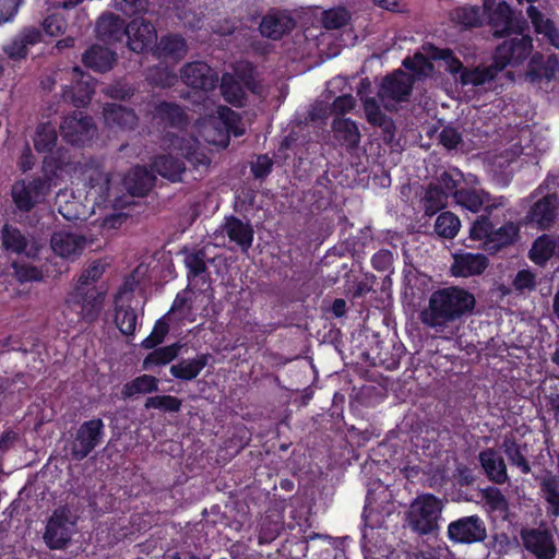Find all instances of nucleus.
I'll list each match as a JSON object with an SVG mask.
<instances>
[{
	"label": "nucleus",
	"mask_w": 559,
	"mask_h": 559,
	"mask_svg": "<svg viewBox=\"0 0 559 559\" xmlns=\"http://www.w3.org/2000/svg\"><path fill=\"white\" fill-rule=\"evenodd\" d=\"M484 9L488 13L489 22L496 28V34H514V37L504 40L497 48L492 66L473 70L463 69L462 63L451 50L426 45L423 47V52L405 59L404 67L417 76H428L432 72L431 61H439L462 86L476 87L490 83L504 68L519 66L532 50L531 37L523 34V26L513 19L507 2L500 1L496 4V0H484Z\"/></svg>",
	"instance_id": "1"
},
{
	"label": "nucleus",
	"mask_w": 559,
	"mask_h": 559,
	"mask_svg": "<svg viewBox=\"0 0 559 559\" xmlns=\"http://www.w3.org/2000/svg\"><path fill=\"white\" fill-rule=\"evenodd\" d=\"M474 307L473 294L460 287H447L431 294L428 308L421 312V320L442 333L449 322L472 312Z\"/></svg>",
	"instance_id": "2"
},
{
	"label": "nucleus",
	"mask_w": 559,
	"mask_h": 559,
	"mask_svg": "<svg viewBox=\"0 0 559 559\" xmlns=\"http://www.w3.org/2000/svg\"><path fill=\"white\" fill-rule=\"evenodd\" d=\"M83 176L84 180H88L85 200L91 204V211L87 210V205L82 204L75 198L69 201L67 190H60L57 194L58 211L68 221L86 219L95 213V206H100L106 201L109 191L108 176L94 167L86 168Z\"/></svg>",
	"instance_id": "3"
},
{
	"label": "nucleus",
	"mask_w": 559,
	"mask_h": 559,
	"mask_svg": "<svg viewBox=\"0 0 559 559\" xmlns=\"http://www.w3.org/2000/svg\"><path fill=\"white\" fill-rule=\"evenodd\" d=\"M69 165H55L49 158L44 160V180H20L12 187V199L22 211H29L43 202L50 188L58 186L66 176H69Z\"/></svg>",
	"instance_id": "4"
},
{
	"label": "nucleus",
	"mask_w": 559,
	"mask_h": 559,
	"mask_svg": "<svg viewBox=\"0 0 559 559\" xmlns=\"http://www.w3.org/2000/svg\"><path fill=\"white\" fill-rule=\"evenodd\" d=\"M169 150L167 155L157 157L153 163V170L169 180H180L185 171L183 163L173 154L181 155L195 165L209 164L206 156L198 152L194 139L186 140L183 135L174 134L169 139Z\"/></svg>",
	"instance_id": "5"
},
{
	"label": "nucleus",
	"mask_w": 559,
	"mask_h": 559,
	"mask_svg": "<svg viewBox=\"0 0 559 559\" xmlns=\"http://www.w3.org/2000/svg\"><path fill=\"white\" fill-rule=\"evenodd\" d=\"M197 130L205 142L222 147L227 146L230 134L239 136L243 133L238 116L224 106H217L211 115L199 120Z\"/></svg>",
	"instance_id": "6"
},
{
	"label": "nucleus",
	"mask_w": 559,
	"mask_h": 559,
	"mask_svg": "<svg viewBox=\"0 0 559 559\" xmlns=\"http://www.w3.org/2000/svg\"><path fill=\"white\" fill-rule=\"evenodd\" d=\"M369 489L366 500L365 510L362 513L365 530L362 537L366 543L369 539V531L372 532L376 527H380L384 519L394 511V504L391 500L392 495L388 487L381 481H377Z\"/></svg>",
	"instance_id": "7"
},
{
	"label": "nucleus",
	"mask_w": 559,
	"mask_h": 559,
	"mask_svg": "<svg viewBox=\"0 0 559 559\" xmlns=\"http://www.w3.org/2000/svg\"><path fill=\"white\" fill-rule=\"evenodd\" d=\"M556 177H548L539 186L536 193L543 194L542 199L535 202L527 213L526 219L535 224L540 229L549 228L557 214Z\"/></svg>",
	"instance_id": "8"
},
{
	"label": "nucleus",
	"mask_w": 559,
	"mask_h": 559,
	"mask_svg": "<svg viewBox=\"0 0 559 559\" xmlns=\"http://www.w3.org/2000/svg\"><path fill=\"white\" fill-rule=\"evenodd\" d=\"M442 503L432 495L418 497L411 506L408 522L419 534L432 532L438 526Z\"/></svg>",
	"instance_id": "9"
},
{
	"label": "nucleus",
	"mask_w": 559,
	"mask_h": 559,
	"mask_svg": "<svg viewBox=\"0 0 559 559\" xmlns=\"http://www.w3.org/2000/svg\"><path fill=\"white\" fill-rule=\"evenodd\" d=\"M464 174L456 169H449L440 176L438 183L431 185L426 191L424 198L425 211L428 215H433L447 205L448 198L454 197V189L462 185Z\"/></svg>",
	"instance_id": "10"
},
{
	"label": "nucleus",
	"mask_w": 559,
	"mask_h": 559,
	"mask_svg": "<svg viewBox=\"0 0 559 559\" xmlns=\"http://www.w3.org/2000/svg\"><path fill=\"white\" fill-rule=\"evenodd\" d=\"M454 199L460 206L473 213L502 205L501 202L492 201L489 194L478 187V179L472 174L464 175L462 185L454 189Z\"/></svg>",
	"instance_id": "11"
},
{
	"label": "nucleus",
	"mask_w": 559,
	"mask_h": 559,
	"mask_svg": "<svg viewBox=\"0 0 559 559\" xmlns=\"http://www.w3.org/2000/svg\"><path fill=\"white\" fill-rule=\"evenodd\" d=\"M75 519L67 508L57 509L49 519L44 539L51 549H62L74 533Z\"/></svg>",
	"instance_id": "12"
},
{
	"label": "nucleus",
	"mask_w": 559,
	"mask_h": 559,
	"mask_svg": "<svg viewBox=\"0 0 559 559\" xmlns=\"http://www.w3.org/2000/svg\"><path fill=\"white\" fill-rule=\"evenodd\" d=\"M104 424L100 419L84 423L78 430L71 444V453L75 459H84L99 443Z\"/></svg>",
	"instance_id": "13"
},
{
	"label": "nucleus",
	"mask_w": 559,
	"mask_h": 559,
	"mask_svg": "<svg viewBox=\"0 0 559 559\" xmlns=\"http://www.w3.org/2000/svg\"><path fill=\"white\" fill-rule=\"evenodd\" d=\"M450 539L456 543H476L486 538V526L476 515L465 516L452 522L448 527Z\"/></svg>",
	"instance_id": "14"
},
{
	"label": "nucleus",
	"mask_w": 559,
	"mask_h": 559,
	"mask_svg": "<svg viewBox=\"0 0 559 559\" xmlns=\"http://www.w3.org/2000/svg\"><path fill=\"white\" fill-rule=\"evenodd\" d=\"M412 76L401 70L388 76L379 92V96L386 109H393L394 103L404 99L411 92Z\"/></svg>",
	"instance_id": "15"
},
{
	"label": "nucleus",
	"mask_w": 559,
	"mask_h": 559,
	"mask_svg": "<svg viewBox=\"0 0 559 559\" xmlns=\"http://www.w3.org/2000/svg\"><path fill=\"white\" fill-rule=\"evenodd\" d=\"M133 295L128 289H121L115 298V322L124 335L134 333L138 324V314L133 307Z\"/></svg>",
	"instance_id": "16"
},
{
	"label": "nucleus",
	"mask_w": 559,
	"mask_h": 559,
	"mask_svg": "<svg viewBox=\"0 0 559 559\" xmlns=\"http://www.w3.org/2000/svg\"><path fill=\"white\" fill-rule=\"evenodd\" d=\"M525 548L537 559H552L557 548L551 534L546 530L525 528L521 531Z\"/></svg>",
	"instance_id": "17"
},
{
	"label": "nucleus",
	"mask_w": 559,
	"mask_h": 559,
	"mask_svg": "<svg viewBox=\"0 0 559 559\" xmlns=\"http://www.w3.org/2000/svg\"><path fill=\"white\" fill-rule=\"evenodd\" d=\"M60 131L67 142L85 144L94 134V126L82 112H74L63 119Z\"/></svg>",
	"instance_id": "18"
},
{
	"label": "nucleus",
	"mask_w": 559,
	"mask_h": 559,
	"mask_svg": "<svg viewBox=\"0 0 559 559\" xmlns=\"http://www.w3.org/2000/svg\"><path fill=\"white\" fill-rule=\"evenodd\" d=\"M104 302V293L97 288H85L81 297L76 298V302H69V298L67 299V304L69 307L73 308L83 320L92 322L94 321L103 307Z\"/></svg>",
	"instance_id": "19"
},
{
	"label": "nucleus",
	"mask_w": 559,
	"mask_h": 559,
	"mask_svg": "<svg viewBox=\"0 0 559 559\" xmlns=\"http://www.w3.org/2000/svg\"><path fill=\"white\" fill-rule=\"evenodd\" d=\"M531 142L532 131L528 128L521 129L519 142L511 144L510 147L504 148L500 153L492 155V170L496 173L502 171L507 167V165L514 160L515 156H518L520 152L527 156L532 155L533 148H531Z\"/></svg>",
	"instance_id": "20"
},
{
	"label": "nucleus",
	"mask_w": 559,
	"mask_h": 559,
	"mask_svg": "<svg viewBox=\"0 0 559 559\" xmlns=\"http://www.w3.org/2000/svg\"><path fill=\"white\" fill-rule=\"evenodd\" d=\"M128 36V45L135 52H143L156 39V34L152 24L146 23L143 19L133 20L126 27Z\"/></svg>",
	"instance_id": "21"
},
{
	"label": "nucleus",
	"mask_w": 559,
	"mask_h": 559,
	"mask_svg": "<svg viewBox=\"0 0 559 559\" xmlns=\"http://www.w3.org/2000/svg\"><path fill=\"white\" fill-rule=\"evenodd\" d=\"M181 76L187 85L204 91L213 88L218 80L217 74L204 62L187 64Z\"/></svg>",
	"instance_id": "22"
},
{
	"label": "nucleus",
	"mask_w": 559,
	"mask_h": 559,
	"mask_svg": "<svg viewBox=\"0 0 559 559\" xmlns=\"http://www.w3.org/2000/svg\"><path fill=\"white\" fill-rule=\"evenodd\" d=\"M85 246V240L68 231L55 233L51 237V249L63 259H74L81 254Z\"/></svg>",
	"instance_id": "23"
},
{
	"label": "nucleus",
	"mask_w": 559,
	"mask_h": 559,
	"mask_svg": "<svg viewBox=\"0 0 559 559\" xmlns=\"http://www.w3.org/2000/svg\"><path fill=\"white\" fill-rule=\"evenodd\" d=\"M40 37L41 35L37 29L27 28L5 44L3 51L9 59L21 61L27 57L29 48L39 43Z\"/></svg>",
	"instance_id": "24"
},
{
	"label": "nucleus",
	"mask_w": 559,
	"mask_h": 559,
	"mask_svg": "<svg viewBox=\"0 0 559 559\" xmlns=\"http://www.w3.org/2000/svg\"><path fill=\"white\" fill-rule=\"evenodd\" d=\"M487 267V259L483 254L456 253L451 272L457 277H468L483 273Z\"/></svg>",
	"instance_id": "25"
},
{
	"label": "nucleus",
	"mask_w": 559,
	"mask_h": 559,
	"mask_svg": "<svg viewBox=\"0 0 559 559\" xmlns=\"http://www.w3.org/2000/svg\"><path fill=\"white\" fill-rule=\"evenodd\" d=\"M294 27L293 19L282 12H272L265 15L260 24L263 36L277 39Z\"/></svg>",
	"instance_id": "26"
},
{
	"label": "nucleus",
	"mask_w": 559,
	"mask_h": 559,
	"mask_svg": "<svg viewBox=\"0 0 559 559\" xmlns=\"http://www.w3.org/2000/svg\"><path fill=\"white\" fill-rule=\"evenodd\" d=\"M552 257L559 258V236L543 235L538 237L531 248V260L543 265Z\"/></svg>",
	"instance_id": "27"
},
{
	"label": "nucleus",
	"mask_w": 559,
	"mask_h": 559,
	"mask_svg": "<svg viewBox=\"0 0 559 559\" xmlns=\"http://www.w3.org/2000/svg\"><path fill=\"white\" fill-rule=\"evenodd\" d=\"M479 460L487 476L497 484H503L508 479L507 467L503 459L495 450L488 449L479 454Z\"/></svg>",
	"instance_id": "28"
},
{
	"label": "nucleus",
	"mask_w": 559,
	"mask_h": 559,
	"mask_svg": "<svg viewBox=\"0 0 559 559\" xmlns=\"http://www.w3.org/2000/svg\"><path fill=\"white\" fill-rule=\"evenodd\" d=\"M72 78L76 80V84L75 86L64 90V97L70 98L76 106L85 105L90 100L93 92L92 79L78 68L73 69Z\"/></svg>",
	"instance_id": "29"
},
{
	"label": "nucleus",
	"mask_w": 559,
	"mask_h": 559,
	"mask_svg": "<svg viewBox=\"0 0 559 559\" xmlns=\"http://www.w3.org/2000/svg\"><path fill=\"white\" fill-rule=\"evenodd\" d=\"M154 174L145 167H134L124 178L127 190L133 195H143L152 187Z\"/></svg>",
	"instance_id": "30"
},
{
	"label": "nucleus",
	"mask_w": 559,
	"mask_h": 559,
	"mask_svg": "<svg viewBox=\"0 0 559 559\" xmlns=\"http://www.w3.org/2000/svg\"><path fill=\"white\" fill-rule=\"evenodd\" d=\"M2 243L7 250L16 253L25 252L27 257H34L38 252V247L35 245L27 246L26 239L19 229L5 225L2 230Z\"/></svg>",
	"instance_id": "31"
},
{
	"label": "nucleus",
	"mask_w": 559,
	"mask_h": 559,
	"mask_svg": "<svg viewBox=\"0 0 559 559\" xmlns=\"http://www.w3.org/2000/svg\"><path fill=\"white\" fill-rule=\"evenodd\" d=\"M249 82L243 78H235L227 73L222 78V94L228 103L241 106Z\"/></svg>",
	"instance_id": "32"
},
{
	"label": "nucleus",
	"mask_w": 559,
	"mask_h": 559,
	"mask_svg": "<svg viewBox=\"0 0 559 559\" xmlns=\"http://www.w3.org/2000/svg\"><path fill=\"white\" fill-rule=\"evenodd\" d=\"M97 34L103 40H119L126 34L124 22L112 13L100 16L97 26Z\"/></svg>",
	"instance_id": "33"
},
{
	"label": "nucleus",
	"mask_w": 559,
	"mask_h": 559,
	"mask_svg": "<svg viewBox=\"0 0 559 559\" xmlns=\"http://www.w3.org/2000/svg\"><path fill=\"white\" fill-rule=\"evenodd\" d=\"M332 130L334 138L348 147H354L359 143L360 133L354 121L347 118H336L333 121Z\"/></svg>",
	"instance_id": "34"
},
{
	"label": "nucleus",
	"mask_w": 559,
	"mask_h": 559,
	"mask_svg": "<svg viewBox=\"0 0 559 559\" xmlns=\"http://www.w3.org/2000/svg\"><path fill=\"white\" fill-rule=\"evenodd\" d=\"M207 364V355H199L192 359H185L170 367V372L175 378L181 380H192L199 376Z\"/></svg>",
	"instance_id": "35"
},
{
	"label": "nucleus",
	"mask_w": 559,
	"mask_h": 559,
	"mask_svg": "<svg viewBox=\"0 0 559 559\" xmlns=\"http://www.w3.org/2000/svg\"><path fill=\"white\" fill-rule=\"evenodd\" d=\"M114 61V53L100 46H93L83 56V62L86 67L100 72L109 70Z\"/></svg>",
	"instance_id": "36"
},
{
	"label": "nucleus",
	"mask_w": 559,
	"mask_h": 559,
	"mask_svg": "<svg viewBox=\"0 0 559 559\" xmlns=\"http://www.w3.org/2000/svg\"><path fill=\"white\" fill-rule=\"evenodd\" d=\"M225 231L230 240L238 243L242 249H248L253 239V231L248 224L231 217L225 223Z\"/></svg>",
	"instance_id": "37"
},
{
	"label": "nucleus",
	"mask_w": 559,
	"mask_h": 559,
	"mask_svg": "<svg viewBox=\"0 0 559 559\" xmlns=\"http://www.w3.org/2000/svg\"><path fill=\"white\" fill-rule=\"evenodd\" d=\"M527 14L535 27L537 34H543L549 43L559 48V35L549 19H545L544 14L539 12L534 5H530Z\"/></svg>",
	"instance_id": "38"
},
{
	"label": "nucleus",
	"mask_w": 559,
	"mask_h": 559,
	"mask_svg": "<svg viewBox=\"0 0 559 559\" xmlns=\"http://www.w3.org/2000/svg\"><path fill=\"white\" fill-rule=\"evenodd\" d=\"M520 224L507 223L497 230H493L492 237L486 241L485 250L497 251L501 247L513 242L519 235Z\"/></svg>",
	"instance_id": "39"
},
{
	"label": "nucleus",
	"mask_w": 559,
	"mask_h": 559,
	"mask_svg": "<svg viewBox=\"0 0 559 559\" xmlns=\"http://www.w3.org/2000/svg\"><path fill=\"white\" fill-rule=\"evenodd\" d=\"M103 274V266L99 263H92L84 270L79 277L74 290L69 295V302H76V298L81 297L85 288L94 287L92 284L96 282Z\"/></svg>",
	"instance_id": "40"
},
{
	"label": "nucleus",
	"mask_w": 559,
	"mask_h": 559,
	"mask_svg": "<svg viewBox=\"0 0 559 559\" xmlns=\"http://www.w3.org/2000/svg\"><path fill=\"white\" fill-rule=\"evenodd\" d=\"M104 117L105 122L110 127L115 124L121 128L132 127L136 120L135 115L132 111L116 104L105 107Z\"/></svg>",
	"instance_id": "41"
},
{
	"label": "nucleus",
	"mask_w": 559,
	"mask_h": 559,
	"mask_svg": "<svg viewBox=\"0 0 559 559\" xmlns=\"http://www.w3.org/2000/svg\"><path fill=\"white\" fill-rule=\"evenodd\" d=\"M157 379L150 374H142L124 384L122 395L132 397L138 394H146L157 390Z\"/></svg>",
	"instance_id": "42"
},
{
	"label": "nucleus",
	"mask_w": 559,
	"mask_h": 559,
	"mask_svg": "<svg viewBox=\"0 0 559 559\" xmlns=\"http://www.w3.org/2000/svg\"><path fill=\"white\" fill-rule=\"evenodd\" d=\"M461 228L460 218L451 213L443 212L441 213L435 223V231L438 236L442 238L452 239L454 238Z\"/></svg>",
	"instance_id": "43"
},
{
	"label": "nucleus",
	"mask_w": 559,
	"mask_h": 559,
	"mask_svg": "<svg viewBox=\"0 0 559 559\" xmlns=\"http://www.w3.org/2000/svg\"><path fill=\"white\" fill-rule=\"evenodd\" d=\"M180 346L173 344L152 352L143 361V369L150 370L156 366H164L170 362L179 354Z\"/></svg>",
	"instance_id": "44"
},
{
	"label": "nucleus",
	"mask_w": 559,
	"mask_h": 559,
	"mask_svg": "<svg viewBox=\"0 0 559 559\" xmlns=\"http://www.w3.org/2000/svg\"><path fill=\"white\" fill-rule=\"evenodd\" d=\"M451 21L462 27L480 25L483 15L476 7H460L451 12Z\"/></svg>",
	"instance_id": "45"
},
{
	"label": "nucleus",
	"mask_w": 559,
	"mask_h": 559,
	"mask_svg": "<svg viewBox=\"0 0 559 559\" xmlns=\"http://www.w3.org/2000/svg\"><path fill=\"white\" fill-rule=\"evenodd\" d=\"M57 141V133L55 127L49 122L40 123L37 127L34 145L38 152H48L52 148Z\"/></svg>",
	"instance_id": "46"
},
{
	"label": "nucleus",
	"mask_w": 559,
	"mask_h": 559,
	"mask_svg": "<svg viewBox=\"0 0 559 559\" xmlns=\"http://www.w3.org/2000/svg\"><path fill=\"white\" fill-rule=\"evenodd\" d=\"M484 501L486 508L490 512L497 513L500 518L506 519L508 515V501L501 491L497 488H489L484 492Z\"/></svg>",
	"instance_id": "47"
},
{
	"label": "nucleus",
	"mask_w": 559,
	"mask_h": 559,
	"mask_svg": "<svg viewBox=\"0 0 559 559\" xmlns=\"http://www.w3.org/2000/svg\"><path fill=\"white\" fill-rule=\"evenodd\" d=\"M542 61V56L536 53L533 56L531 62H530V70L526 73V76L531 82H536L538 79L545 76L547 80H550L555 76L556 72L559 69L558 60L557 59H549L547 62V66L544 67L542 70H536V64H538Z\"/></svg>",
	"instance_id": "48"
},
{
	"label": "nucleus",
	"mask_w": 559,
	"mask_h": 559,
	"mask_svg": "<svg viewBox=\"0 0 559 559\" xmlns=\"http://www.w3.org/2000/svg\"><path fill=\"white\" fill-rule=\"evenodd\" d=\"M503 451L510 463L520 468L523 474L531 472V466L525 459L523 451L519 444L512 439H506L503 442Z\"/></svg>",
	"instance_id": "49"
},
{
	"label": "nucleus",
	"mask_w": 559,
	"mask_h": 559,
	"mask_svg": "<svg viewBox=\"0 0 559 559\" xmlns=\"http://www.w3.org/2000/svg\"><path fill=\"white\" fill-rule=\"evenodd\" d=\"M493 230L491 223L487 217H479L472 226L469 230L471 239L478 240L481 242V247L485 250L486 241L492 237Z\"/></svg>",
	"instance_id": "50"
},
{
	"label": "nucleus",
	"mask_w": 559,
	"mask_h": 559,
	"mask_svg": "<svg viewBox=\"0 0 559 559\" xmlns=\"http://www.w3.org/2000/svg\"><path fill=\"white\" fill-rule=\"evenodd\" d=\"M159 46L165 56H170L173 58H180L186 52V43L178 36L162 38Z\"/></svg>",
	"instance_id": "51"
},
{
	"label": "nucleus",
	"mask_w": 559,
	"mask_h": 559,
	"mask_svg": "<svg viewBox=\"0 0 559 559\" xmlns=\"http://www.w3.org/2000/svg\"><path fill=\"white\" fill-rule=\"evenodd\" d=\"M365 111L367 119L370 123L379 127H383L384 129H390L391 121L386 119V117L381 112L380 107L377 103L371 99L364 100Z\"/></svg>",
	"instance_id": "52"
},
{
	"label": "nucleus",
	"mask_w": 559,
	"mask_h": 559,
	"mask_svg": "<svg viewBox=\"0 0 559 559\" xmlns=\"http://www.w3.org/2000/svg\"><path fill=\"white\" fill-rule=\"evenodd\" d=\"M146 408H159L167 412H177L181 406L180 400L170 395L153 396L146 401Z\"/></svg>",
	"instance_id": "53"
},
{
	"label": "nucleus",
	"mask_w": 559,
	"mask_h": 559,
	"mask_svg": "<svg viewBox=\"0 0 559 559\" xmlns=\"http://www.w3.org/2000/svg\"><path fill=\"white\" fill-rule=\"evenodd\" d=\"M185 263L189 270V276H198L205 271V254L201 250L187 252Z\"/></svg>",
	"instance_id": "54"
},
{
	"label": "nucleus",
	"mask_w": 559,
	"mask_h": 559,
	"mask_svg": "<svg viewBox=\"0 0 559 559\" xmlns=\"http://www.w3.org/2000/svg\"><path fill=\"white\" fill-rule=\"evenodd\" d=\"M349 13L344 8H335L326 11L323 16V23L326 28H338L347 23Z\"/></svg>",
	"instance_id": "55"
},
{
	"label": "nucleus",
	"mask_w": 559,
	"mask_h": 559,
	"mask_svg": "<svg viewBox=\"0 0 559 559\" xmlns=\"http://www.w3.org/2000/svg\"><path fill=\"white\" fill-rule=\"evenodd\" d=\"M440 142L448 150H464L461 134L453 127H445L440 133Z\"/></svg>",
	"instance_id": "56"
},
{
	"label": "nucleus",
	"mask_w": 559,
	"mask_h": 559,
	"mask_svg": "<svg viewBox=\"0 0 559 559\" xmlns=\"http://www.w3.org/2000/svg\"><path fill=\"white\" fill-rule=\"evenodd\" d=\"M157 114L163 120H167L170 124H179L185 120L182 110L171 104H163L157 108Z\"/></svg>",
	"instance_id": "57"
},
{
	"label": "nucleus",
	"mask_w": 559,
	"mask_h": 559,
	"mask_svg": "<svg viewBox=\"0 0 559 559\" xmlns=\"http://www.w3.org/2000/svg\"><path fill=\"white\" fill-rule=\"evenodd\" d=\"M168 332V325L166 322L159 320L156 322L152 333L142 342V346L146 349L153 348L163 342L165 335Z\"/></svg>",
	"instance_id": "58"
},
{
	"label": "nucleus",
	"mask_w": 559,
	"mask_h": 559,
	"mask_svg": "<svg viewBox=\"0 0 559 559\" xmlns=\"http://www.w3.org/2000/svg\"><path fill=\"white\" fill-rule=\"evenodd\" d=\"M513 285L521 293L531 292L535 287V276L528 270L519 271Z\"/></svg>",
	"instance_id": "59"
},
{
	"label": "nucleus",
	"mask_w": 559,
	"mask_h": 559,
	"mask_svg": "<svg viewBox=\"0 0 559 559\" xmlns=\"http://www.w3.org/2000/svg\"><path fill=\"white\" fill-rule=\"evenodd\" d=\"M44 31L49 36H57L66 28L64 20L59 15H50L43 23Z\"/></svg>",
	"instance_id": "60"
},
{
	"label": "nucleus",
	"mask_w": 559,
	"mask_h": 559,
	"mask_svg": "<svg viewBox=\"0 0 559 559\" xmlns=\"http://www.w3.org/2000/svg\"><path fill=\"white\" fill-rule=\"evenodd\" d=\"M546 499L552 507L555 514H559V480L545 483Z\"/></svg>",
	"instance_id": "61"
},
{
	"label": "nucleus",
	"mask_w": 559,
	"mask_h": 559,
	"mask_svg": "<svg viewBox=\"0 0 559 559\" xmlns=\"http://www.w3.org/2000/svg\"><path fill=\"white\" fill-rule=\"evenodd\" d=\"M21 0H0V24L11 21L17 12Z\"/></svg>",
	"instance_id": "62"
},
{
	"label": "nucleus",
	"mask_w": 559,
	"mask_h": 559,
	"mask_svg": "<svg viewBox=\"0 0 559 559\" xmlns=\"http://www.w3.org/2000/svg\"><path fill=\"white\" fill-rule=\"evenodd\" d=\"M14 269L16 278L21 283L41 280V273L36 267L29 265H15Z\"/></svg>",
	"instance_id": "63"
},
{
	"label": "nucleus",
	"mask_w": 559,
	"mask_h": 559,
	"mask_svg": "<svg viewBox=\"0 0 559 559\" xmlns=\"http://www.w3.org/2000/svg\"><path fill=\"white\" fill-rule=\"evenodd\" d=\"M114 7L127 15L144 10V4L141 0H114Z\"/></svg>",
	"instance_id": "64"
}]
</instances>
